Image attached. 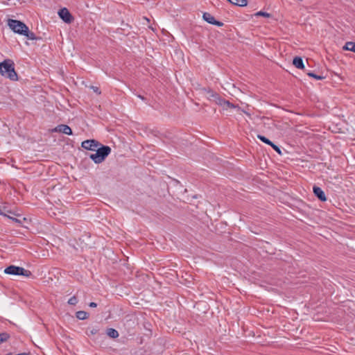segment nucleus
<instances>
[{
    "instance_id": "obj_1",
    "label": "nucleus",
    "mask_w": 355,
    "mask_h": 355,
    "mask_svg": "<svg viewBox=\"0 0 355 355\" xmlns=\"http://www.w3.org/2000/svg\"><path fill=\"white\" fill-rule=\"evenodd\" d=\"M15 64L12 60L7 59L0 62V73L1 76L9 78L10 80L16 81L18 76L15 70Z\"/></svg>"
},
{
    "instance_id": "obj_2",
    "label": "nucleus",
    "mask_w": 355,
    "mask_h": 355,
    "mask_svg": "<svg viewBox=\"0 0 355 355\" xmlns=\"http://www.w3.org/2000/svg\"><path fill=\"white\" fill-rule=\"evenodd\" d=\"M94 151L96 153L90 154L89 157L95 164H100L110 154L111 148L101 144Z\"/></svg>"
},
{
    "instance_id": "obj_3",
    "label": "nucleus",
    "mask_w": 355,
    "mask_h": 355,
    "mask_svg": "<svg viewBox=\"0 0 355 355\" xmlns=\"http://www.w3.org/2000/svg\"><path fill=\"white\" fill-rule=\"evenodd\" d=\"M4 272L11 275H21L26 277H29L32 275L30 270H26L22 267L10 265L5 268Z\"/></svg>"
},
{
    "instance_id": "obj_4",
    "label": "nucleus",
    "mask_w": 355,
    "mask_h": 355,
    "mask_svg": "<svg viewBox=\"0 0 355 355\" xmlns=\"http://www.w3.org/2000/svg\"><path fill=\"white\" fill-rule=\"evenodd\" d=\"M8 25L11 30L19 35H23L26 31L28 26L22 21L10 19Z\"/></svg>"
},
{
    "instance_id": "obj_5",
    "label": "nucleus",
    "mask_w": 355,
    "mask_h": 355,
    "mask_svg": "<svg viewBox=\"0 0 355 355\" xmlns=\"http://www.w3.org/2000/svg\"><path fill=\"white\" fill-rule=\"evenodd\" d=\"M101 143L95 139H88L82 142L81 146L88 150L94 151Z\"/></svg>"
},
{
    "instance_id": "obj_6",
    "label": "nucleus",
    "mask_w": 355,
    "mask_h": 355,
    "mask_svg": "<svg viewBox=\"0 0 355 355\" xmlns=\"http://www.w3.org/2000/svg\"><path fill=\"white\" fill-rule=\"evenodd\" d=\"M58 15L65 22L70 24L73 20V17L69 11V10L66 8H61L59 12Z\"/></svg>"
},
{
    "instance_id": "obj_7",
    "label": "nucleus",
    "mask_w": 355,
    "mask_h": 355,
    "mask_svg": "<svg viewBox=\"0 0 355 355\" xmlns=\"http://www.w3.org/2000/svg\"><path fill=\"white\" fill-rule=\"evenodd\" d=\"M202 18L205 21H206L207 23H209L210 24H213V25L217 26L218 27L223 26V22L216 20L214 17L212 16L209 12H204L203 15H202Z\"/></svg>"
},
{
    "instance_id": "obj_8",
    "label": "nucleus",
    "mask_w": 355,
    "mask_h": 355,
    "mask_svg": "<svg viewBox=\"0 0 355 355\" xmlns=\"http://www.w3.org/2000/svg\"><path fill=\"white\" fill-rule=\"evenodd\" d=\"M53 131L56 132H62L67 135H71L73 134L71 128L69 125L64 124L58 125L53 129Z\"/></svg>"
},
{
    "instance_id": "obj_9",
    "label": "nucleus",
    "mask_w": 355,
    "mask_h": 355,
    "mask_svg": "<svg viewBox=\"0 0 355 355\" xmlns=\"http://www.w3.org/2000/svg\"><path fill=\"white\" fill-rule=\"evenodd\" d=\"M313 189V193H314L315 196L320 200H321L322 202H325L327 200V197L321 188L314 186Z\"/></svg>"
},
{
    "instance_id": "obj_10",
    "label": "nucleus",
    "mask_w": 355,
    "mask_h": 355,
    "mask_svg": "<svg viewBox=\"0 0 355 355\" xmlns=\"http://www.w3.org/2000/svg\"><path fill=\"white\" fill-rule=\"evenodd\" d=\"M293 64L297 69H303L304 64L301 57L296 56L293 60Z\"/></svg>"
},
{
    "instance_id": "obj_11",
    "label": "nucleus",
    "mask_w": 355,
    "mask_h": 355,
    "mask_svg": "<svg viewBox=\"0 0 355 355\" xmlns=\"http://www.w3.org/2000/svg\"><path fill=\"white\" fill-rule=\"evenodd\" d=\"M212 101H214L217 105L222 106L224 104L225 98H223L218 94L212 96Z\"/></svg>"
},
{
    "instance_id": "obj_12",
    "label": "nucleus",
    "mask_w": 355,
    "mask_h": 355,
    "mask_svg": "<svg viewBox=\"0 0 355 355\" xmlns=\"http://www.w3.org/2000/svg\"><path fill=\"white\" fill-rule=\"evenodd\" d=\"M107 335L112 338H116L119 336V333L113 328H108L107 329Z\"/></svg>"
},
{
    "instance_id": "obj_13",
    "label": "nucleus",
    "mask_w": 355,
    "mask_h": 355,
    "mask_svg": "<svg viewBox=\"0 0 355 355\" xmlns=\"http://www.w3.org/2000/svg\"><path fill=\"white\" fill-rule=\"evenodd\" d=\"M343 49L346 51H351L355 53V43L352 42H347L343 46Z\"/></svg>"
},
{
    "instance_id": "obj_14",
    "label": "nucleus",
    "mask_w": 355,
    "mask_h": 355,
    "mask_svg": "<svg viewBox=\"0 0 355 355\" xmlns=\"http://www.w3.org/2000/svg\"><path fill=\"white\" fill-rule=\"evenodd\" d=\"M76 315V318L79 320H85L89 317L88 313L84 311H77Z\"/></svg>"
},
{
    "instance_id": "obj_15",
    "label": "nucleus",
    "mask_w": 355,
    "mask_h": 355,
    "mask_svg": "<svg viewBox=\"0 0 355 355\" xmlns=\"http://www.w3.org/2000/svg\"><path fill=\"white\" fill-rule=\"evenodd\" d=\"M234 5L239 6H245L248 4L247 0H227Z\"/></svg>"
},
{
    "instance_id": "obj_16",
    "label": "nucleus",
    "mask_w": 355,
    "mask_h": 355,
    "mask_svg": "<svg viewBox=\"0 0 355 355\" xmlns=\"http://www.w3.org/2000/svg\"><path fill=\"white\" fill-rule=\"evenodd\" d=\"M22 35L26 36L27 39L31 40H35L37 39V37L35 36V33L30 31L28 28H27L26 31Z\"/></svg>"
},
{
    "instance_id": "obj_17",
    "label": "nucleus",
    "mask_w": 355,
    "mask_h": 355,
    "mask_svg": "<svg viewBox=\"0 0 355 355\" xmlns=\"http://www.w3.org/2000/svg\"><path fill=\"white\" fill-rule=\"evenodd\" d=\"M257 137L261 141H263V143L268 144V145H270L272 144V141L270 140H269L268 138H266V137L263 136V135H259L257 136Z\"/></svg>"
},
{
    "instance_id": "obj_18",
    "label": "nucleus",
    "mask_w": 355,
    "mask_h": 355,
    "mask_svg": "<svg viewBox=\"0 0 355 355\" xmlns=\"http://www.w3.org/2000/svg\"><path fill=\"white\" fill-rule=\"evenodd\" d=\"M9 338L10 336L7 333L0 334V344L6 341Z\"/></svg>"
},
{
    "instance_id": "obj_19",
    "label": "nucleus",
    "mask_w": 355,
    "mask_h": 355,
    "mask_svg": "<svg viewBox=\"0 0 355 355\" xmlns=\"http://www.w3.org/2000/svg\"><path fill=\"white\" fill-rule=\"evenodd\" d=\"M236 106L234 104L230 103L229 101H227V100L225 99L224 104L223 105V108H225V109L234 108Z\"/></svg>"
},
{
    "instance_id": "obj_20",
    "label": "nucleus",
    "mask_w": 355,
    "mask_h": 355,
    "mask_svg": "<svg viewBox=\"0 0 355 355\" xmlns=\"http://www.w3.org/2000/svg\"><path fill=\"white\" fill-rule=\"evenodd\" d=\"M306 73H307V75L309 76L314 78L316 80H322L324 78L323 76H319V75H316L315 73H314L313 72H307Z\"/></svg>"
},
{
    "instance_id": "obj_21",
    "label": "nucleus",
    "mask_w": 355,
    "mask_h": 355,
    "mask_svg": "<svg viewBox=\"0 0 355 355\" xmlns=\"http://www.w3.org/2000/svg\"><path fill=\"white\" fill-rule=\"evenodd\" d=\"M78 303L77 297L73 295L68 300V304L70 305H76Z\"/></svg>"
},
{
    "instance_id": "obj_22",
    "label": "nucleus",
    "mask_w": 355,
    "mask_h": 355,
    "mask_svg": "<svg viewBox=\"0 0 355 355\" xmlns=\"http://www.w3.org/2000/svg\"><path fill=\"white\" fill-rule=\"evenodd\" d=\"M277 153H278L279 155L282 154L281 150L279 147H278L277 145H275L274 143L272 142V144L270 145Z\"/></svg>"
},
{
    "instance_id": "obj_23",
    "label": "nucleus",
    "mask_w": 355,
    "mask_h": 355,
    "mask_svg": "<svg viewBox=\"0 0 355 355\" xmlns=\"http://www.w3.org/2000/svg\"><path fill=\"white\" fill-rule=\"evenodd\" d=\"M89 335H95L98 333V329L96 328H89Z\"/></svg>"
},
{
    "instance_id": "obj_24",
    "label": "nucleus",
    "mask_w": 355,
    "mask_h": 355,
    "mask_svg": "<svg viewBox=\"0 0 355 355\" xmlns=\"http://www.w3.org/2000/svg\"><path fill=\"white\" fill-rule=\"evenodd\" d=\"M256 15H258V16H263V17H270V14L269 13H267V12H263V11H259Z\"/></svg>"
},
{
    "instance_id": "obj_25",
    "label": "nucleus",
    "mask_w": 355,
    "mask_h": 355,
    "mask_svg": "<svg viewBox=\"0 0 355 355\" xmlns=\"http://www.w3.org/2000/svg\"><path fill=\"white\" fill-rule=\"evenodd\" d=\"M207 94H209V99L211 100L212 101V96H214V94H218L216 92H214V91L212 90H210L209 89L207 91Z\"/></svg>"
},
{
    "instance_id": "obj_26",
    "label": "nucleus",
    "mask_w": 355,
    "mask_h": 355,
    "mask_svg": "<svg viewBox=\"0 0 355 355\" xmlns=\"http://www.w3.org/2000/svg\"><path fill=\"white\" fill-rule=\"evenodd\" d=\"M89 306L90 307L95 308V307H96V306H97V304H96V303H95V302H90V303L89 304Z\"/></svg>"
},
{
    "instance_id": "obj_27",
    "label": "nucleus",
    "mask_w": 355,
    "mask_h": 355,
    "mask_svg": "<svg viewBox=\"0 0 355 355\" xmlns=\"http://www.w3.org/2000/svg\"><path fill=\"white\" fill-rule=\"evenodd\" d=\"M138 96H139L140 98L143 99V100L144 99V98L143 96H140V95H139Z\"/></svg>"
}]
</instances>
